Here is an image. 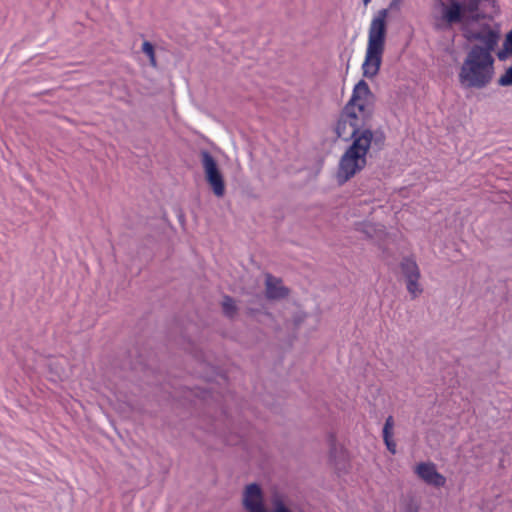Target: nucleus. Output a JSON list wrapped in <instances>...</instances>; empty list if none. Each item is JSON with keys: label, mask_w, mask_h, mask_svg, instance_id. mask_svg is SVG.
<instances>
[{"label": "nucleus", "mask_w": 512, "mask_h": 512, "mask_svg": "<svg viewBox=\"0 0 512 512\" xmlns=\"http://www.w3.org/2000/svg\"><path fill=\"white\" fill-rule=\"evenodd\" d=\"M494 3L495 0H439L434 28L437 31H448L454 26H460L467 39L482 42V49L492 53L498 42V34L489 26L480 31H472L470 27L485 18V8Z\"/></svg>", "instance_id": "f257e3e1"}, {"label": "nucleus", "mask_w": 512, "mask_h": 512, "mask_svg": "<svg viewBox=\"0 0 512 512\" xmlns=\"http://www.w3.org/2000/svg\"><path fill=\"white\" fill-rule=\"evenodd\" d=\"M492 53L475 45L464 59L459 74V82L464 88L483 89L487 87L495 73Z\"/></svg>", "instance_id": "f03ea898"}, {"label": "nucleus", "mask_w": 512, "mask_h": 512, "mask_svg": "<svg viewBox=\"0 0 512 512\" xmlns=\"http://www.w3.org/2000/svg\"><path fill=\"white\" fill-rule=\"evenodd\" d=\"M369 93L368 85L364 81H360L354 88L350 101L342 110L334 131L338 138L342 140H353L359 135L358 131L362 125L366 100L363 96Z\"/></svg>", "instance_id": "7ed1b4c3"}, {"label": "nucleus", "mask_w": 512, "mask_h": 512, "mask_svg": "<svg viewBox=\"0 0 512 512\" xmlns=\"http://www.w3.org/2000/svg\"><path fill=\"white\" fill-rule=\"evenodd\" d=\"M388 11L382 9L372 18L368 30V42L362 65L363 75L373 78L380 70L385 49Z\"/></svg>", "instance_id": "20e7f679"}, {"label": "nucleus", "mask_w": 512, "mask_h": 512, "mask_svg": "<svg viewBox=\"0 0 512 512\" xmlns=\"http://www.w3.org/2000/svg\"><path fill=\"white\" fill-rule=\"evenodd\" d=\"M372 139V131L369 129L363 130L342 155L337 172L340 183L348 181L366 166V156L370 149Z\"/></svg>", "instance_id": "39448f33"}, {"label": "nucleus", "mask_w": 512, "mask_h": 512, "mask_svg": "<svg viewBox=\"0 0 512 512\" xmlns=\"http://www.w3.org/2000/svg\"><path fill=\"white\" fill-rule=\"evenodd\" d=\"M201 160L207 182L211 186L214 194L217 197H222L225 193V184L215 159L209 152L202 151Z\"/></svg>", "instance_id": "423d86ee"}, {"label": "nucleus", "mask_w": 512, "mask_h": 512, "mask_svg": "<svg viewBox=\"0 0 512 512\" xmlns=\"http://www.w3.org/2000/svg\"><path fill=\"white\" fill-rule=\"evenodd\" d=\"M414 472L426 484L434 487H443L446 483V478L440 474L434 463L421 462L416 465Z\"/></svg>", "instance_id": "0eeeda50"}, {"label": "nucleus", "mask_w": 512, "mask_h": 512, "mask_svg": "<svg viewBox=\"0 0 512 512\" xmlns=\"http://www.w3.org/2000/svg\"><path fill=\"white\" fill-rule=\"evenodd\" d=\"M243 505L247 512H267L263 504L262 491L259 485L252 483L246 487Z\"/></svg>", "instance_id": "6e6552de"}, {"label": "nucleus", "mask_w": 512, "mask_h": 512, "mask_svg": "<svg viewBox=\"0 0 512 512\" xmlns=\"http://www.w3.org/2000/svg\"><path fill=\"white\" fill-rule=\"evenodd\" d=\"M287 293L288 290L282 285L281 280L269 274L266 276V296L269 299L284 298Z\"/></svg>", "instance_id": "1a4fd4ad"}, {"label": "nucleus", "mask_w": 512, "mask_h": 512, "mask_svg": "<svg viewBox=\"0 0 512 512\" xmlns=\"http://www.w3.org/2000/svg\"><path fill=\"white\" fill-rule=\"evenodd\" d=\"M393 429H394V418L393 416H388L386 418L384 427H383V440L387 447V449L392 453H396V443L393 439Z\"/></svg>", "instance_id": "9d476101"}, {"label": "nucleus", "mask_w": 512, "mask_h": 512, "mask_svg": "<svg viewBox=\"0 0 512 512\" xmlns=\"http://www.w3.org/2000/svg\"><path fill=\"white\" fill-rule=\"evenodd\" d=\"M401 270L405 278H420V270L416 261L412 258H404L401 262Z\"/></svg>", "instance_id": "9b49d317"}, {"label": "nucleus", "mask_w": 512, "mask_h": 512, "mask_svg": "<svg viewBox=\"0 0 512 512\" xmlns=\"http://www.w3.org/2000/svg\"><path fill=\"white\" fill-rule=\"evenodd\" d=\"M363 232L369 237V238H381L382 235L385 234V228L383 225L380 224H372V223H366L362 225Z\"/></svg>", "instance_id": "f8f14e48"}, {"label": "nucleus", "mask_w": 512, "mask_h": 512, "mask_svg": "<svg viewBox=\"0 0 512 512\" xmlns=\"http://www.w3.org/2000/svg\"><path fill=\"white\" fill-rule=\"evenodd\" d=\"M419 279L420 278H416V279L406 278V287H407L409 294L411 295V297L413 299L418 297L423 291V289L419 283Z\"/></svg>", "instance_id": "ddd939ff"}, {"label": "nucleus", "mask_w": 512, "mask_h": 512, "mask_svg": "<svg viewBox=\"0 0 512 512\" xmlns=\"http://www.w3.org/2000/svg\"><path fill=\"white\" fill-rule=\"evenodd\" d=\"M142 52L149 58V63L152 67H157V60L155 56L154 46L149 41H144L142 44Z\"/></svg>", "instance_id": "4468645a"}, {"label": "nucleus", "mask_w": 512, "mask_h": 512, "mask_svg": "<svg viewBox=\"0 0 512 512\" xmlns=\"http://www.w3.org/2000/svg\"><path fill=\"white\" fill-rule=\"evenodd\" d=\"M222 308L224 314L228 317H233L237 310L234 300L229 296L224 297L222 302Z\"/></svg>", "instance_id": "2eb2a0df"}, {"label": "nucleus", "mask_w": 512, "mask_h": 512, "mask_svg": "<svg viewBox=\"0 0 512 512\" xmlns=\"http://www.w3.org/2000/svg\"><path fill=\"white\" fill-rule=\"evenodd\" d=\"M498 85L502 87L512 86V66L507 68L498 79Z\"/></svg>", "instance_id": "dca6fc26"}, {"label": "nucleus", "mask_w": 512, "mask_h": 512, "mask_svg": "<svg viewBox=\"0 0 512 512\" xmlns=\"http://www.w3.org/2000/svg\"><path fill=\"white\" fill-rule=\"evenodd\" d=\"M275 512H290L283 504L277 505Z\"/></svg>", "instance_id": "f3484780"}, {"label": "nucleus", "mask_w": 512, "mask_h": 512, "mask_svg": "<svg viewBox=\"0 0 512 512\" xmlns=\"http://www.w3.org/2000/svg\"><path fill=\"white\" fill-rule=\"evenodd\" d=\"M372 0H363L365 6H367Z\"/></svg>", "instance_id": "a211bd4d"}, {"label": "nucleus", "mask_w": 512, "mask_h": 512, "mask_svg": "<svg viewBox=\"0 0 512 512\" xmlns=\"http://www.w3.org/2000/svg\"><path fill=\"white\" fill-rule=\"evenodd\" d=\"M334 440H335V439H334V436H331V437H330V441H331V443H333V442H334Z\"/></svg>", "instance_id": "6ab92c4d"}, {"label": "nucleus", "mask_w": 512, "mask_h": 512, "mask_svg": "<svg viewBox=\"0 0 512 512\" xmlns=\"http://www.w3.org/2000/svg\"><path fill=\"white\" fill-rule=\"evenodd\" d=\"M401 1H402V0H393V2H395V3H399V2H401Z\"/></svg>", "instance_id": "aec40b11"}]
</instances>
